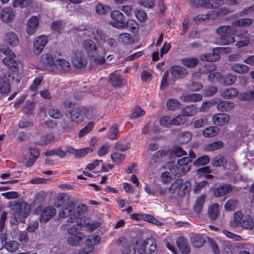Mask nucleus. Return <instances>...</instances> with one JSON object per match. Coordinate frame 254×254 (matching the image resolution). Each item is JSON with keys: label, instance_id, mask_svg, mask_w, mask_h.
<instances>
[{"label": "nucleus", "instance_id": "nucleus-8", "mask_svg": "<svg viewBox=\"0 0 254 254\" xmlns=\"http://www.w3.org/2000/svg\"><path fill=\"white\" fill-rule=\"evenodd\" d=\"M75 221L77 222V225L70 227L68 230V233L70 236H73L77 233H82L79 232L78 228L79 226L87 228L90 231H93L99 226V224L98 223H93L89 221L86 222V220L83 221L81 218L77 219Z\"/></svg>", "mask_w": 254, "mask_h": 254}, {"label": "nucleus", "instance_id": "nucleus-35", "mask_svg": "<svg viewBox=\"0 0 254 254\" xmlns=\"http://www.w3.org/2000/svg\"><path fill=\"white\" fill-rule=\"evenodd\" d=\"M238 95V91L236 88H229L223 90L221 95L226 99H231L236 97Z\"/></svg>", "mask_w": 254, "mask_h": 254}, {"label": "nucleus", "instance_id": "nucleus-30", "mask_svg": "<svg viewBox=\"0 0 254 254\" xmlns=\"http://www.w3.org/2000/svg\"><path fill=\"white\" fill-rule=\"evenodd\" d=\"M219 128L217 127L211 126L206 128L202 133L205 137H212L216 136L219 132Z\"/></svg>", "mask_w": 254, "mask_h": 254}, {"label": "nucleus", "instance_id": "nucleus-24", "mask_svg": "<svg viewBox=\"0 0 254 254\" xmlns=\"http://www.w3.org/2000/svg\"><path fill=\"white\" fill-rule=\"evenodd\" d=\"M202 96L199 94L184 93L180 96V99L185 102H197L201 100Z\"/></svg>", "mask_w": 254, "mask_h": 254}, {"label": "nucleus", "instance_id": "nucleus-29", "mask_svg": "<svg viewBox=\"0 0 254 254\" xmlns=\"http://www.w3.org/2000/svg\"><path fill=\"white\" fill-rule=\"evenodd\" d=\"M234 104L230 101H222L217 105V109L221 112H229L233 109Z\"/></svg>", "mask_w": 254, "mask_h": 254}, {"label": "nucleus", "instance_id": "nucleus-58", "mask_svg": "<svg viewBox=\"0 0 254 254\" xmlns=\"http://www.w3.org/2000/svg\"><path fill=\"white\" fill-rule=\"evenodd\" d=\"M119 131L117 125L114 124L110 127L108 133V137L111 139H115L118 134Z\"/></svg>", "mask_w": 254, "mask_h": 254}, {"label": "nucleus", "instance_id": "nucleus-28", "mask_svg": "<svg viewBox=\"0 0 254 254\" xmlns=\"http://www.w3.org/2000/svg\"><path fill=\"white\" fill-rule=\"evenodd\" d=\"M212 53L201 55L200 59L203 61L215 62L218 61L220 57L217 52H214V48L212 50Z\"/></svg>", "mask_w": 254, "mask_h": 254}, {"label": "nucleus", "instance_id": "nucleus-49", "mask_svg": "<svg viewBox=\"0 0 254 254\" xmlns=\"http://www.w3.org/2000/svg\"><path fill=\"white\" fill-rule=\"evenodd\" d=\"M4 246L8 252L12 253L18 249L19 244L15 241H10L5 243Z\"/></svg>", "mask_w": 254, "mask_h": 254}, {"label": "nucleus", "instance_id": "nucleus-22", "mask_svg": "<svg viewBox=\"0 0 254 254\" xmlns=\"http://www.w3.org/2000/svg\"><path fill=\"white\" fill-rule=\"evenodd\" d=\"M56 213V209L52 206L45 207L42 211L40 221L41 222L48 221Z\"/></svg>", "mask_w": 254, "mask_h": 254}, {"label": "nucleus", "instance_id": "nucleus-37", "mask_svg": "<svg viewBox=\"0 0 254 254\" xmlns=\"http://www.w3.org/2000/svg\"><path fill=\"white\" fill-rule=\"evenodd\" d=\"M231 69L234 72L239 74L247 73L249 70V67L248 66L240 64H233L231 66Z\"/></svg>", "mask_w": 254, "mask_h": 254}, {"label": "nucleus", "instance_id": "nucleus-5", "mask_svg": "<svg viewBox=\"0 0 254 254\" xmlns=\"http://www.w3.org/2000/svg\"><path fill=\"white\" fill-rule=\"evenodd\" d=\"M191 160L189 157H185L179 159L177 162L178 165L174 166L173 163L169 162L165 166V168L169 169L173 175L185 174L190 169L189 163Z\"/></svg>", "mask_w": 254, "mask_h": 254}, {"label": "nucleus", "instance_id": "nucleus-44", "mask_svg": "<svg viewBox=\"0 0 254 254\" xmlns=\"http://www.w3.org/2000/svg\"><path fill=\"white\" fill-rule=\"evenodd\" d=\"M167 107L168 110L175 111L180 108L181 107L180 102L175 99H170L166 103Z\"/></svg>", "mask_w": 254, "mask_h": 254}, {"label": "nucleus", "instance_id": "nucleus-9", "mask_svg": "<svg viewBox=\"0 0 254 254\" xmlns=\"http://www.w3.org/2000/svg\"><path fill=\"white\" fill-rule=\"evenodd\" d=\"M186 122V118L181 115L174 118L165 116L160 119V125L164 127H171L172 126H180Z\"/></svg>", "mask_w": 254, "mask_h": 254}, {"label": "nucleus", "instance_id": "nucleus-40", "mask_svg": "<svg viewBox=\"0 0 254 254\" xmlns=\"http://www.w3.org/2000/svg\"><path fill=\"white\" fill-rule=\"evenodd\" d=\"M109 81L114 86H120L124 83V80L117 73L112 74L110 75Z\"/></svg>", "mask_w": 254, "mask_h": 254}, {"label": "nucleus", "instance_id": "nucleus-16", "mask_svg": "<svg viewBox=\"0 0 254 254\" xmlns=\"http://www.w3.org/2000/svg\"><path fill=\"white\" fill-rule=\"evenodd\" d=\"M4 41L7 45L12 48L17 46L19 44L18 35L13 31H9L5 34Z\"/></svg>", "mask_w": 254, "mask_h": 254}, {"label": "nucleus", "instance_id": "nucleus-33", "mask_svg": "<svg viewBox=\"0 0 254 254\" xmlns=\"http://www.w3.org/2000/svg\"><path fill=\"white\" fill-rule=\"evenodd\" d=\"M198 112V109L194 105H190L184 108L182 110L183 116L186 119V117H191L194 116Z\"/></svg>", "mask_w": 254, "mask_h": 254}, {"label": "nucleus", "instance_id": "nucleus-48", "mask_svg": "<svg viewBox=\"0 0 254 254\" xmlns=\"http://www.w3.org/2000/svg\"><path fill=\"white\" fill-rule=\"evenodd\" d=\"M181 184L182 179H178L171 184L170 187V196H172L176 192L178 193Z\"/></svg>", "mask_w": 254, "mask_h": 254}, {"label": "nucleus", "instance_id": "nucleus-12", "mask_svg": "<svg viewBox=\"0 0 254 254\" xmlns=\"http://www.w3.org/2000/svg\"><path fill=\"white\" fill-rule=\"evenodd\" d=\"M191 2L195 6L208 8L218 7L224 3L223 0H192Z\"/></svg>", "mask_w": 254, "mask_h": 254}, {"label": "nucleus", "instance_id": "nucleus-57", "mask_svg": "<svg viewBox=\"0 0 254 254\" xmlns=\"http://www.w3.org/2000/svg\"><path fill=\"white\" fill-rule=\"evenodd\" d=\"M138 4L145 8H152L155 5L154 0H137Z\"/></svg>", "mask_w": 254, "mask_h": 254}, {"label": "nucleus", "instance_id": "nucleus-56", "mask_svg": "<svg viewBox=\"0 0 254 254\" xmlns=\"http://www.w3.org/2000/svg\"><path fill=\"white\" fill-rule=\"evenodd\" d=\"M112 161L116 163H119L123 161L125 158L124 154L119 152H114L111 155Z\"/></svg>", "mask_w": 254, "mask_h": 254}, {"label": "nucleus", "instance_id": "nucleus-31", "mask_svg": "<svg viewBox=\"0 0 254 254\" xmlns=\"http://www.w3.org/2000/svg\"><path fill=\"white\" fill-rule=\"evenodd\" d=\"M118 41L124 45H129L133 42L130 35L127 33L120 34L118 36Z\"/></svg>", "mask_w": 254, "mask_h": 254}, {"label": "nucleus", "instance_id": "nucleus-41", "mask_svg": "<svg viewBox=\"0 0 254 254\" xmlns=\"http://www.w3.org/2000/svg\"><path fill=\"white\" fill-rule=\"evenodd\" d=\"M208 214L211 219H216L219 214V205L216 203L212 204L209 208Z\"/></svg>", "mask_w": 254, "mask_h": 254}, {"label": "nucleus", "instance_id": "nucleus-55", "mask_svg": "<svg viewBox=\"0 0 254 254\" xmlns=\"http://www.w3.org/2000/svg\"><path fill=\"white\" fill-rule=\"evenodd\" d=\"M238 202L236 200H228L224 205V207L227 211H233L237 208Z\"/></svg>", "mask_w": 254, "mask_h": 254}, {"label": "nucleus", "instance_id": "nucleus-17", "mask_svg": "<svg viewBox=\"0 0 254 254\" xmlns=\"http://www.w3.org/2000/svg\"><path fill=\"white\" fill-rule=\"evenodd\" d=\"M170 71L172 77L175 79L185 78L188 74L185 68L179 65L172 66Z\"/></svg>", "mask_w": 254, "mask_h": 254}, {"label": "nucleus", "instance_id": "nucleus-47", "mask_svg": "<svg viewBox=\"0 0 254 254\" xmlns=\"http://www.w3.org/2000/svg\"><path fill=\"white\" fill-rule=\"evenodd\" d=\"M95 10L97 13L100 15H105L110 10V7L104 5L101 3H98L95 6Z\"/></svg>", "mask_w": 254, "mask_h": 254}, {"label": "nucleus", "instance_id": "nucleus-15", "mask_svg": "<svg viewBox=\"0 0 254 254\" xmlns=\"http://www.w3.org/2000/svg\"><path fill=\"white\" fill-rule=\"evenodd\" d=\"M48 42V37L44 35L37 37L33 42V50L36 54H40Z\"/></svg>", "mask_w": 254, "mask_h": 254}, {"label": "nucleus", "instance_id": "nucleus-26", "mask_svg": "<svg viewBox=\"0 0 254 254\" xmlns=\"http://www.w3.org/2000/svg\"><path fill=\"white\" fill-rule=\"evenodd\" d=\"M176 243L182 254H188L190 253V247L184 237H180L178 238L176 241Z\"/></svg>", "mask_w": 254, "mask_h": 254}, {"label": "nucleus", "instance_id": "nucleus-10", "mask_svg": "<svg viewBox=\"0 0 254 254\" xmlns=\"http://www.w3.org/2000/svg\"><path fill=\"white\" fill-rule=\"evenodd\" d=\"M110 24L117 29H123L126 26V17L119 10H114L110 14Z\"/></svg>", "mask_w": 254, "mask_h": 254}, {"label": "nucleus", "instance_id": "nucleus-63", "mask_svg": "<svg viewBox=\"0 0 254 254\" xmlns=\"http://www.w3.org/2000/svg\"><path fill=\"white\" fill-rule=\"evenodd\" d=\"M161 182L164 184H167L170 183L172 180V176L170 174V172L168 171H165L162 173L161 175Z\"/></svg>", "mask_w": 254, "mask_h": 254}, {"label": "nucleus", "instance_id": "nucleus-36", "mask_svg": "<svg viewBox=\"0 0 254 254\" xmlns=\"http://www.w3.org/2000/svg\"><path fill=\"white\" fill-rule=\"evenodd\" d=\"M190 187L191 184L190 182H184L183 180H182V184L180 185V189L178 191V195L181 197L184 196L190 191Z\"/></svg>", "mask_w": 254, "mask_h": 254}, {"label": "nucleus", "instance_id": "nucleus-21", "mask_svg": "<svg viewBox=\"0 0 254 254\" xmlns=\"http://www.w3.org/2000/svg\"><path fill=\"white\" fill-rule=\"evenodd\" d=\"M230 120L229 116L224 113H219L212 117L213 124L217 126L226 125Z\"/></svg>", "mask_w": 254, "mask_h": 254}, {"label": "nucleus", "instance_id": "nucleus-1", "mask_svg": "<svg viewBox=\"0 0 254 254\" xmlns=\"http://www.w3.org/2000/svg\"><path fill=\"white\" fill-rule=\"evenodd\" d=\"M246 30L239 31L234 25L232 26H222L217 29V34L221 37L220 43L223 45H229L233 43L235 40L232 36L235 35L236 37H241L247 33Z\"/></svg>", "mask_w": 254, "mask_h": 254}, {"label": "nucleus", "instance_id": "nucleus-60", "mask_svg": "<svg viewBox=\"0 0 254 254\" xmlns=\"http://www.w3.org/2000/svg\"><path fill=\"white\" fill-rule=\"evenodd\" d=\"M239 97L240 99L245 101L252 100L254 98V92L249 91L242 93L239 95Z\"/></svg>", "mask_w": 254, "mask_h": 254}, {"label": "nucleus", "instance_id": "nucleus-61", "mask_svg": "<svg viewBox=\"0 0 254 254\" xmlns=\"http://www.w3.org/2000/svg\"><path fill=\"white\" fill-rule=\"evenodd\" d=\"M92 149L90 147L76 150L75 157L78 158L83 157L87 153L92 152Z\"/></svg>", "mask_w": 254, "mask_h": 254}, {"label": "nucleus", "instance_id": "nucleus-42", "mask_svg": "<svg viewBox=\"0 0 254 254\" xmlns=\"http://www.w3.org/2000/svg\"><path fill=\"white\" fill-rule=\"evenodd\" d=\"M236 80V76L231 74H228L225 76H221L220 83L225 85L233 84Z\"/></svg>", "mask_w": 254, "mask_h": 254}, {"label": "nucleus", "instance_id": "nucleus-64", "mask_svg": "<svg viewBox=\"0 0 254 254\" xmlns=\"http://www.w3.org/2000/svg\"><path fill=\"white\" fill-rule=\"evenodd\" d=\"M64 25L62 21H56L52 23L51 28L52 30L60 32L61 30L64 28Z\"/></svg>", "mask_w": 254, "mask_h": 254}, {"label": "nucleus", "instance_id": "nucleus-62", "mask_svg": "<svg viewBox=\"0 0 254 254\" xmlns=\"http://www.w3.org/2000/svg\"><path fill=\"white\" fill-rule=\"evenodd\" d=\"M209 161V158L208 156L205 155L198 158L194 162L196 166L205 165Z\"/></svg>", "mask_w": 254, "mask_h": 254}, {"label": "nucleus", "instance_id": "nucleus-59", "mask_svg": "<svg viewBox=\"0 0 254 254\" xmlns=\"http://www.w3.org/2000/svg\"><path fill=\"white\" fill-rule=\"evenodd\" d=\"M223 233L227 238L232 239L234 241H240L242 240V238L240 236L234 234L229 231L223 230Z\"/></svg>", "mask_w": 254, "mask_h": 254}, {"label": "nucleus", "instance_id": "nucleus-52", "mask_svg": "<svg viewBox=\"0 0 254 254\" xmlns=\"http://www.w3.org/2000/svg\"><path fill=\"white\" fill-rule=\"evenodd\" d=\"M205 199V197L203 195L199 196L196 200L194 206V210L196 212H199L203 205Z\"/></svg>", "mask_w": 254, "mask_h": 254}, {"label": "nucleus", "instance_id": "nucleus-38", "mask_svg": "<svg viewBox=\"0 0 254 254\" xmlns=\"http://www.w3.org/2000/svg\"><path fill=\"white\" fill-rule=\"evenodd\" d=\"M91 38H94L97 41H105L106 37L104 36L101 30L99 28H95L92 29L91 35H89Z\"/></svg>", "mask_w": 254, "mask_h": 254}, {"label": "nucleus", "instance_id": "nucleus-54", "mask_svg": "<svg viewBox=\"0 0 254 254\" xmlns=\"http://www.w3.org/2000/svg\"><path fill=\"white\" fill-rule=\"evenodd\" d=\"M94 125V124L93 122H89L84 128L79 130L78 132V136L80 137H82L90 132L92 130Z\"/></svg>", "mask_w": 254, "mask_h": 254}, {"label": "nucleus", "instance_id": "nucleus-34", "mask_svg": "<svg viewBox=\"0 0 254 254\" xmlns=\"http://www.w3.org/2000/svg\"><path fill=\"white\" fill-rule=\"evenodd\" d=\"M84 238L85 236L83 233H77L73 236H69L68 238V243L70 245L76 246Z\"/></svg>", "mask_w": 254, "mask_h": 254}, {"label": "nucleus", "instance_id": "nucleus-4", "mask_svg": "<svg viewBox=\"0 0 254 254\" xmlns=\"http://www.w3.org/2000/svg\"><path fill=\"white\" fill-rule=\"evenodd\" d=\"M79 213L75 210L74 204L71 201L64 203L58 214L59 219L67 218V222L72 223L79 217Z\"/></svg>", "mask_w": 254, "mask_h": 254}, {"label": "nucleus", "instance_id": "nucleus-25", "mask_svg": "<svg viewBox=\"0 0 254 254\" xmlns=\"http://www.w3.org/2000/svg\"><path fill=\"white\" fill-rule=\"evenodd\" d=\"M232 190V187L229 184H224L216 189L214 191L215 196H221L224 195Z\"/></svg>", "mask_w": 254, "mask_h": 254}, {"label": "nucleus", "instance_id": "nucleus-6", "mask_svg": "<svg viewBox=\"0 0 254 254\" xmlns=\"http://www.w3.org/2000/svg\"><path fill=\"white\" fill-rule=\"evenodd\" d=\"M83 47L84 50L89 53H94L92 55L90 60L91 62L95 64H102L105 62V58L103 56L98 54L99 50L96 44L91 40H86L83 43Z\"/></svg>", "mask_w": 254, "mask_h": 254}, {"label": "nucleus", "instance_id": "nucleus-2", "mask_svg": "<svg viewBox=\"0 0 254 254\" xmlns=\"http://www.w3.org/2000/svg\"><path fill=\"white\" fill-rule=\"evenodd\" d=\"M229 224L233 228L241 227L246 230H253L254 228V222L252 216L250 214H244L240 210L234 213Z\"/></svg>", "mask_w": 254, "mask_h": 254}, {"label": "nucleus", "instance_id": "nucleus-18", "mask_svg": "<svg viewBox=\"0 0 254 254\" xmlns=\"http://www.w3.org/2000/svg\"><path fill=\"white\" fill-rule=\"evenodd\" d=\"M100 241V238L99 236L95 235L89 236L86 241V247L83 254H88V253L93 250L94 246L98 244Z\"/></svg>", "mask_w": 254, "mask_h": 254}, {"label": "nucleus", "instance_id": "nucleus-3", "mask_svg": "<svg viewBox=\"0 0 254 254\" xmlns=\"http://www.w3.org/2000/svg\"><path fill=\"white\" fill-rule=\"evenodd\" d=\"M10 208L13 211L10 219V223L13 225L24 222L30 213V206L25 203L12 202L10 204Z\"/></svg>", "mask_w": 254, "mask_h": 254}, {"label": "nucleus", "instance_id": "nucleus-45", "mask_svg": "<svg viewBox=\"0 0 254 254\" xmlns=\"http://www.w3.org/2000/svg\"><path fill=\"white\" fill-rule=\"evenodd\" d=\"M223 143L221 141H216L207 144L204 147V150L207 151H213L219 149L223 146Z\"/></svg>", "mask_w": 254, "mask_h": 254}, {"label": "nucleus", "instance_id": "nucleus-53", "mask_svg": "<svg viewBox=\"0 0 254 254\" xmlns=\"http://www.w3.org/2000/svg\"><path fill=\"white\" fill-rule=\"evenodd\" d=\"M145 113V112L144 111H143L140 107L137 106L132 110L130 118L131 119H136L144 116Z\"/></svg>", "mask_w": 254, "mask_h": 254}, {"label": "nucleus", "instance_id": "nucleus-23", "mask_svg": "<svg viewBox=\"0 0 254 254\" xmlns=\"http://www.w3.org/2000/svg\"><path fill=\"white\" fill-rule=\"evenodd\" d=\"M54 71L67 72L69 70L70 63L66 60L63 59H57L55 61Z\"/></svg>", "mask_w": 254, "mask_h": 254}, {"label": "nucleus", "instance_id": "nucleus-43", "mask_svg": "<svg viewBox=\"0 0 254 254\" xmlns=\"http://www.w3.org/2000/svg\"><path fill=\"white\" fill-rule=\"evenodd\" d=\"M54 137L52 133L44 135L41 137L38 144L40 145H46L54 141Z\"/></svg>", "mask_w": 254, "mask_h": 254}, {"label": "nucleus", "instance_id": "nucleus-14", "mask_svg": "<svg viewBox=\"0 0 254 254\" xmlns=\"http://www.w3.org/2000/svg\"><path fill=\"white\" fill-rule=\"evenodd\" d=\"M55 61L56 59L50 54H44L41 56L40 62L42 65L50 71H54Z\"/></svg>", "mask_w": 254, "mask_h": 254}, {"label": "nucleus", "instance_id": "nucleus-19", "mask_svg": "<svg viewBox=\"0 0 254 254\" xmlns=\"http://www.w3.org/2000/svg\"><path fill=\"white\" fill-rule=\"evenodd\" d=\"M73 65L78 68L85 66L87 64V61L85 56L81 53H75L72 58Z\"/></svg>", "mask_w": 254, "mask_h": 254}, {"label": "nucleus", "instance_id": "nucleus-11", "mask_svg": "<svg viewBox=\"0 0 254 254\" xmlns=\"http://www.w3.org/2000/svg\"><path fill=\"white\" fill-rule=\"evenodd\" d=\"M1 51L6 56V57L2 59L3 63L10 69H17L18 64L15 59V54L9 48L2 49Z\"/></svg>", "mask_w": 254, "mask_h": 254}, {"label": "nucleus", "instance_id": "nucleus-7", "mask_svg": "<svg viewBox=\"0 0 254 254\" xmlns=\"http://www.w3.org/2000/svg\"><path fill=\"white\" fill-rule=\"evenodd\" d=\"M136 246L138 252L142 254L146 251L150 254L154 252L156 249V244L152 239L148 238L145 240L137 239L136 240Z\"/></svg>", "mask_w": 254, "mask_h": 254}, {"label": "nucleus", "instance_id": "nucleus-13", "mask_svg": "<svg viewBox=\"0 0 254 254\" xmlns=\"http://www.w3.org/2000/svg\"><path fill=\"white\" fill-rule=\"evenodd\" d=\"M40 19L37 16H31L27 21L25 31L29 36L34 35L38 30Z\"/></svg>", "mask_w": 254, "mask_h": 254}, {"label": "nucleus", "instance_id": "nucleus-50", "mask_svg": "<svg viewBox=\"0 0 254 254\" xmlns=\"http://www.w3.org/2000/svg\"><path fill=\"white\" fill-rule=\"evenodd\" d=\"M71 120L76 123L81 122L83 120V116L79 110L75 109L70 112Z\"/></svg>", "mask_w": 254, "mask_h": 254}, {"label": "nucleus", "instance_id": "nucleus-27", "mask_svg": "<svg viewBox=\"0 0 254 254\" xmlns=\"http://www.w3.org/2000/svg\"><path fill=\"white\" fill-rule=\"evenodd\" d=\"M14 15V14L11 9L5 8L1 11L0 17L3 21L8 23L12 21Z\"/></svg>", "mask_w": 254, "mask_h": 254}, {"label": "nucleus", "instance_id": "nucleus-20", "mask_svg": "<svg viewBox=\"0 0 254 254\" xmlns=\"http://www.w3.org/2000/svg\"><path fill=\"white\" fill-rule=\"evenodd\" d=\"M10 75L7 73L0 76V91L1 93H5L9 91Z\"/></svg>", "mask_w": 254, "mask_h": 254}, {"label": "nucleus", "instance_id": "nucleus-46", "mask_svg": "<svg viewBox=\"0 0 254 254\" xmlns=\"http://www.w3.org/2000/svg\"><path fill=\"white\" fill-rule=\"evenodd\" d=\"M253 21L250 18L242 19L233 22V25L237 29V27H247L251 25Z\"/></svg>", "mask_w": 254, "mask_h": 254}, {"label": "nucleus", "instance_id": "nucleus-39", "mask_svg": "<svg viewBox=\"0 0 254 254\" xmlns=\"http://www.w3.org/2000/svg\"><path fill=\"white\" fill-rule=\"evenodd\" d=\"M182 64L188 68H193L198 64V60L195 58H188L181 60Z\"/></svg>", "mask_w": 254, "mask_h": 254}, {"label": "nucleus", "instance_id": "nucleus-32", "mask_svg": "<svg viewBox=\"0 0 254 254\" xmlns=\"http://www.w3.org/2000/svg\"><path fill=\"white\" fill-rule=\"evenodd\" d=\"M190 241L193 247L195 248H200L203 246L205 243L204 238L197 235L192 236L190 238Z\"/></svg>", "mask_w": 254, "mask_h": 254}, {"label": "nucleus", "instance_id": "nucleus-51", "mask_svg": "<svg viewBox=\"0 0 254 254\" xmlns=\"http://www.w3.org/2000/svg\"><path fill=\"white\" fill-rule=\"evenodd\" d=\"M67 201H71V200L66 198L63 194H59L57 196L54 204L56 207L63 206Z\"/></svg>", "mask_w": 254, "mask_h": 254}]
</instances>
